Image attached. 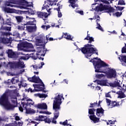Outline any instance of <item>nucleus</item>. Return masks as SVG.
<instances>
[{"instance_id": "25", "label": "nucleus", "mask_w": 126, "mask_h": 126, "mask_svg": "<svg viewBox=\"0 0 126 126\" xmlns=\"http://www.w3.org/2000/svg\"><path fill=\"white\" fill-rule=\"evenodd\" d=\"M111 107H115L120 105L119 101L117 100H112L111 103Z\"/></svg>"}, {"instance_id": "45", "label": "nucleus", "mask_w": 126, "mask_h": 126, "mask_svg": "<svg viewBox=\"0 0 126 126\" xmlns=\"http://www.w3.org/2000/svg\"><path fill=\"white\" fill-rule=\"evenodd\" d=\"M122 53H126V46L123 47L122 49Z\"/></svg>"}, {"instance_id": "18", "label": "nucleus", "mask_w": 126, "mask_h": 126, "mask_svg": "<svg viewBox=\"0 0 126 126\" xmlns=\"http://www.w3.org/2000/svg\"><path fill=\"white\" fill-rule=\"evenodd\" d=\"M26 29L29 32H33L36 31L37 27L36 26H34L33 27L32 26H27Z\"/></svg>"}, {"instance_id": "34", "label": "nucleus", "mask_w": 126, "mask_h": 126, "mask_svg": "<svg viewBox=\"0 0 126 126\" xmlns=\"http://www.w3.org/2000/svg\"><path fill=\"white\" fill-rule=\"evenodd\" d=\"M77 2V0H68V3H70L71 5H73V4H75Z\"/></svg>"}, {"instance_id": "26", "label": "nucleus", "mask_w": 126, "mask_h": 126, "mask_svg": "<svg viewBox=\"0 0 126 126\" xmlns=\"http://www.w3.org/2000/svg\"><path fill=\"white\" fill-rule=\"evenodd\" d=\"M45 64L44 62H41V65L40 66H37V65H32V67L33 69H35V70H37V69H40L41 68H42L43 65Z\"/></svg>"}, {"instance_id": "47", "label": "nucleus", "mask_w": 126, "mask_h": 126, "mask_svg": "<svg viewBox=\"0 0 126 126\" xmlns=\"http://www.w3.org/2000/svg\"><path fill=\"white\" fill-rule=\"evenodd\" d=\"M71 6L72 7V8H73V9H75V8L76 7H78V4H73L72 5H71Z\"/></svg>"}, {"instance_id": "5", "label": "nucleus", "mask_w": 126, "mask_h": 126, "mask_svg": "<svg viewBox=\"0 0 126 126\" xmlns=\"http://www.w3.org/2000/svg\"><path fill=\"white\" fill-rule=\"evenodd\" d=\"M32 6V3H31L27 2V1H26V0H17V8L27 10V11H26V12L29 14V15H34L35 13V11L32 9L29 8Z\"/></svg>"}, {"instance_id": "56", "label": "nucleus", "mask_w": 126, "mask_h": 126, "mask_svg": "<svg viewBox=\"0 0 126 126\" xmlns=\"http://www.w3.org/2000/svg\"><path fill=\"white\" fill-rule=\"evenodd\" d=\"M0 21H1V23H4V21L3 20V18L0 15Z\"/></svg>"}, {"instance_id": "1", "label": "nucleus", "mask_w": 126, "mask_h": 126, "mask_svg": "<svg viewBox=\"0 0 126 126\" xmlns=\"http://www.w3.org/2000/svg\"><path fill=\"white\" fill-rule=\"evenodd\" d=\"M93 62L95 68V72L104 73L108 78H116L117 72L115 69L109 68L108 64L101 60L98 57H95L91 60Z\"/></svg>"}, {"instance_id": "19", "label": "nucleus", "mask_w": 126, "mask_h": 126, "mask_svg": "<svg viewBox=\"0 0 126 126\" xmlns=\"http://www.w3.org/2000/svg\"><path fill=\"white\" fill-rule=\"evenodd\" d=\"M125 89H122V91H119V92H117V94L119 95L118 97H120V98H123L124 97H126V95L125 94L124 92Z\"/></svg>"}, {"instance_id": "48", "label": "nucleus", "mask_w": 126, "mask_h": 126, "mask_svg": "<svg viewBox=\"0 0 126 126\" xmlns=\"http://www.w3.org/2000/svg\"><path fill=\"white\" fill-rule=\"evenodd\" d=\"M24 13L23 11H21L20 10H17V14H18L19 15H21Z\"/></svg>"}, {"instance_id": "39", "label": "nucleus", "mask_w": 126, "mask_h": 126, "mask_svg": "<svg viewBox=\"0 0 126 126\" xmlns=\"http://www.w3.org/2000/svg\"><path fill=\"white\" fill-rule=\"evenodd\" d=\"M106 103H107V105L109 106L110 104H111V99H109V98H106Z\"/></svg>"}, {"instance_id": "53", "label": "nucleus", "mask_w": 126, "mask_h": 126, "mask_svg": "<svg viewBox=\"0 0 126 126\" xmlns=\"http://www.w3.org/2000/svg\"><path fill=\"white\" fill-rule=\"evenodd\" d=\"M97 29H98V30H100V31H103V29L102 27H101L100 24H98V27Z\"/></svg>"}, {"instance_id": "51", "label": "nucleus", "mask_w": 126, "mask_h": 126, "mask_svg": "<svg viewBox=\"0 0 126 126\" xmlns=\"http://www.w3.org/2000/svg\"><path fill=\"white\" fill-rule=\"evenodd\" d=\"M102 100H99L97 104L96 105L98 107V108H100V106H101V103L102 102Z\"/></svg>"}, {"instance_id": "52", "label": "nucleus", "mask_w": 126, "mask_h": 126, "mask_svg": "<svg viewBox=\"0 0 126 126\" xmlns=\"http://www.w3.org/2000/svg\"><path fill=\"white\" fill-rule=\"evenodd\" d=\"M31 123H33V124H34L35 125L34 126H37V124H38V122H36V121H32L31 122Z\"/></svg>"}, {"instance_id": "44", "label": "nucleus", "mask_w": 126, "mask_h": 126, "mask_svg": "<svg viewBox=\"0 0 126 126\" xmlns=\"http://www.w3.org/2000/svg\"><path fill=\"white\" fill-rule=\"evenodd\" d=\"M51 120H52V123H54L55 124H57V120H56V118L55 117V116H54V117H53V118H51Z\"/></svg>"}, {"instance_id": "8", "label": "nucleus", "mask_w": 126, "mask_h": 126, "mask_svg": "<svg viewBox=\"0 0 126 126\" xmlns=\"http://www.w3.org/2000/svg\"><path fill=\"white\" fill-rule=\"evenodd\" d=\"M20 41L18 44V50H24V51H28L29 48H32L33 45L32 43H30L27 41H22V40H19L17 39V42Z\"/></svg>"}, {"instance_id": "61", "label": "nucleus", "mask_w": 126, "mask_h": 126, "mask_svg": "<svg viewBox=\"0 0 126 126\" xmlns=\"http://www.w3.org/2000/svg\"><path fill=\"white\" fill-rule=\"evenodd\" d=\"M32 24H33V22H32L29 21V22H28L26 23V25H32Z\"/></svg>"}, {"instance_id": "7", "label": "nucleus", "mask_w": 126, "mask_h": 126, "mask_svg": "<svg viewBox=\"0 0 126 126\" xmlns=\"http://www.w3.org/2000/svg\"><path fill=\"white\" fill-rule=\"evenodd\" d=\"M0 104L3 106L6 110H13L15 106L10 104L8 102V93H5L0 99Z\"/></svg>"}, {"instance_id": "42", "label": "nucleus", "mask_w": 126, "mask_h": 126, "mask_svg": "<svg viewBox=\"0 0 126 126\" xmlns=\"http://www.w3.org/2000/svg\"><path fill=\"white\" fill-rule=\"evenodd\" d=\"M115 15H116L117 17H121L122 15V12H121V13L120 12H116V13H115Z\"/></svg>"}, {"instance_id": "9", "label": "nucleus", "mask_w": 126, "mask_h": 126, "mask_svg": "<svg viewBox=\"0 0 126 126\" xmlns=\"http://www.w3.org/2000/svg\"><path fill=\"white\" fill-rule=\"evenodd\" d=\"M97 83L98 85L100 86H109L115 88V87H121L120 83L115 81L114 83H108L107 80H97Z\"/></svg>"}, {"instance_id": "13", "label": "nucleus", "mask_w": 126, "mask_h": 126, "mask_svg": "<svg viewBox=\"0 0 126 126\" xmlns=\"http://www.w3.org/2000/svg\"><path fill=\"white\" fill-rule=\"evenodd\" d=\"M35 120L44 121L45 123H51L52 122V120L50 118H48L47 116H44L43 115H39L38 117L35 118Z\"/></svg>"}, {"instance_id": "2", "label": "nucleus", "mask_w": 126, "mask_h": 126, "mask_svg": "<svg viewBox=\"0 0 126 126\" xmlns=\"http://www.w3.org/2000/svg\"><path fill=\"white\" fill-rule=\"evenodd\" d=\"M34 104V101L32 99L26 97L21 98V95L17 92V107H18L20 111L23 112L24 110H25L26 113L28 114L35 113L36 110L31 107Z\"/></svg>"}, {"instance_id": "30", "label": "nucleus", "mask_w": 126, "mask_h": 126, "mask_svg": "<svg viewBox=\"0 0 126 126\" xmlns=\"http://www.w3.org/2000/svg\"><path fill=\"white\" fill-rule=\"evenodd\" d=\"M121 62L126 63V55L121 56Z\"/></svg>"}, {"instance_id": "15", "label": "nucleus", "mask_w": 126, "mask_h": 126, "mask_svg": "<svg viewBox=\"0 0 126 126\" xmlns=\"http://www.w3.org/2000/svg\"><path fill=\"white\" fill-rule=\"evenodd\" d=\"M33 83H41V86H44L43 82L40 79L39 77H36L35 75L33 76Z\"/></svg>"}, {"instance_id": "35", "label": "nucleus", "mask_w": 126, "mask_h": 126, "mask_svg": "<svg viewBox=\"0 0 126 126\" xmlns=\"http://www.w3.org/2000/svg\"><path fill=\"white\" fill-rule=\"evenodd\" d=\"M1 29H3V30H6L7 31H10L11 30V27H1Z\"/></svg>"}, {"instance_id": "37", "label": "nucleus", "mask_w": 126, "mask_h": 126, "mask_svg": "<svg viewBox=\"0 0 126 126\" xmlns=\"http://www.w3.org/2000/svg\"><path fill=\"white\" fill-rule=\"evenodd\" d=\"M90 105L89 107L93 108V107H94L95 105H97V101H96V102H94V103H90Z\"/></svg>"}, {"instance_id": "24", "label": "nucleus", "mask_w": 126, "mask_h": 126, "mask_svg": "<svg viewBox=\"0 0 126 126\" xmlns=\"http://www.w3.org/2000/svg\"><path fill=\"white\" fill-rule=\"evenodd\" d=\"M4 11L5 12H7V13H12L13 12H15V10L6 7L4 8Z\"/></svg>"}, {"instance_id": "64", "label": "nucleus", "mask_w": 126, "mask_h": 126, "mask_svg": "<svg viewBox=\"0 0 126 126\" xmlns=\"http://www.w3.org/2000/svg\"><path fill=\"white\" fill-rule=\"evenodd\" d=\"M18 113H17V121L18 120H20V117L17 115Z\"/></svg>"}, {"instance_id": "58", "label": "nucleus", "mask_w": 126, "mask_h": 126, "mask_svg": "<svg viewBox=\"0 0 126 126\" xmlns=\"http://www.w3.org/2000/svg\"><path fill=\"white\" fill-rule=\"evenodd\" d=\"M62 16H63L62 13H61V10H60V11H59V12L58 14V17L59 18H62Z\"/></svg>"}, {"instance_id": "28", "label": "nucleus", "mask_w": 126, "mask_h": 126, "mask_svg": "<svg viewBox=\"0 0 126 126\" xmlns=\"http://www.w3.org/2000/svg\"><path fill=\"white\" fill-rule=\"evenodd\" d=\"M23 19V17H22V16H17V22L19 24H20V23H21V22H22Z\"/></svg>"}, {"instance_id": "21", "label": "nucleus", "mask_w": 126, "mask_h": 126, "mask_svg": "<svg viewBox=\"0 0 126 126\" xmlns=\"http://www.w3.org/2000/svg\"><path fill=\"white\" fill-rule=\"evenodd\" d=\"M0 42L3 44H10L11 41L9 38H1L0 37Z\"/></svg>"}, {"instance_id": "36", "label": "nucleus", "mask_w": 126, "mask_h": 126, "mask_svg": "<svg viewBox=\"0 0 126 126\" xmlns=\"http://www.w3.org/2000/svg\"><path fill=\"white\" fill-rule=\"evenodd\" d=\"M118 5H126L124 0H119Z\"/></svg>"}, {"instance_id": "50", "label": "nucleus", "mask_w": 126, "mask_h": 126, "mask_svg": "<svg viewBox=\"0 0 126 126\" xmlns=\"http://www.w3.org/2000/svg\"><path fill=\"white\" fill-rule=\"evenodd\" d=\"M63 125H69V124H68V123H67V119H66V120H65V121H63Z\"/></svg>"}, {"instance_id": "43", "label": "nucleus", "mask_w": 126, "mask_h": 126, "mask_svg": "<svg viewBox=\"0 0 126 126\" xmlns=\"http://www.w3.org/2000/svg\"><path fill=\"white\" fill-rule=\"evenodd\" d=\"M11 82L12 83V84H15V83H16V80L15 79V77L12 78Z\"/></svg>"}, {"instance_id": "3", "label": "nucleus", "mask_w": 126, "mask_h": 126, "mask_svg": "<svg viewBox=\"0 0 126 126\" xmlns=\"http://www.w3.org/2000/svg\"><path fill=\"white\" fill-rule=\"evenodd\" d=\"M89 32H88V34L86 37L85 38V40H89V43L85 44L84 47H81L79 49V51L81 50L82 53L84 54H88V56H92V54L95 53L96 55H98V50L97 48H94V45L91 44L93 41H94V37L90 36L88 34Z\"/></svg>"}, {"instance_id": "4", "label": "nucleus", "mask_w": 126, "mask_h": 126, "mask_svg": "<svg viewBox=\"0 0 126 126\" xmlns=\"http://www.w3.org/2000/svg\"><path fill=\"white\" fill-rule=\"evenodd\" d=\"M95 108H89V116L91 120H92L94 123H97L99 122V117H101V114L103 115L104 109L101 107V105L99 108L96 109V114L98 117H96V115H95Z\"/></svg>"}, {"instance_id": "11", "label": "nucleus", "mask_w": 126, "mask_h": 126, "mask_svg": "<svg viewBox=\"0 0 126 126\" xmlns=\"http://www.w3.org/2000/svg\"><path fill=\"white\" fill-rule=\"evenodd\" d=\"M97 11H102L105 10L106 13H114L115 9L113 8L111 6H108V5H103V4H100V5L97 7Z\"/></svg>"}, {"instance_id": "63", "label": "nucleus", "mask_w": 126, "mask_h": 126, "mask_svg": "<svg viewBox=\"0 0 126 126\" xmlns=\"http://www.w3.org/2000/svg\"><path fill=\"white\" fill-rule=\"evenodd\" d=\"M99 22H100V19H99V18L97 19L96 21V24H97V26H98V24H99L98 23Z\"/></svg>"}, {"instance_id": "31", "label": "nucleus", "mask_w": 126, "mask_h": 126, "mask_svg": "<svg viewBox=\"0 0 126 126\" xmlns=\"http://www.w3.org/2000/svg\"><path fill=\"white\" fill-rule=\"evenodd\" d=\"M37 52L35 54V53H32V59H34V60H36L38 58V55H37Z\"/></svg>"}, {"instance_id": "27", "label": "nucleus", "mask_w": 126, "mask_h": 126, "mask_svg": "<svg viewBox=\"0 0 126 126\" xmlns=\"http://www.w3.org/2000/svg\"><path fill=\"white\" fill-rule=\"evenodd\" d=\"M11 101L12 103H15L16 102V95L15 94H12L10 95Z\"/></svg>"}, {"instance_id": "6", "label": "nucleus", "mask_w": 126, "mask_h": 126, "mask_svg": "<svg viewBox=\"0 0 126 126\" xmlns=\"http://www.w3.org/2000/svg\"><path fill=\"white\" fill-rule=\"evenodd\" d=\"M63 96V94H58L57 96L55 97V100H54L53 109L55 111L54 115L56 119H57L60 115L59 110H60L61 109L60 105L62 102V98Z\"/></svg>"}, {"instance_id": "22", "label": "nucleus", "mask_w": 126, "mask_h": 126, "mask_svg": "<svg viewBox=\"0 0 126 126\" xmlns=\"http://www.w3.org/2000/svg\"><path fill=\"white\" fill-rule=\"evenodd\" d=\"M14 4H15V2L6 1L5 2V5H6V6H10L11 7H15L16 5Z\"/></svg>"}, {"instance_id": "55", "label": "nucleus", "mask_w": 126, "mask_h": 126, "mask_svg": "<svg viewBox=\"0 0 126 126\" xmlns=\"http://www.w3.org/2000/svg\"><path fill=\"white\" fill-rule=\"evenodd\" d=\"M23 124V122H17V126H22Z\"/></svg>"}, {"instance_id": "57", "label": "nucleus", "mask_w": 126, "mask_h": 126, "mask_svg": "<svg viewBox=\"0 0 126 126\" xmlns=\"http://www.w3.org/2000/svg\"><path fill=\"white\" fill-rule=\"evenodd\" d=\"M105 96H106V97H111V96L109 93H107L105 94Z\"/></svg>"}, {"instance_id": "12", "label": "nucleus", "mask_w": 126, "mask_h": 126, "mask_svg": "<svg viewBox=\"0 0 126 126\" xmlns=\"http://www.w3.org/2000/svg\"><path fill=\"white\" fill-rule=\"evenodd\" d=\"M40 46L37 48L38 55L41 56H45L46 51H47V48H45V44L44 43L39 44Z\"/></svg>"}, {"instance_id": "23", "label": "nucleus", "mask_w": 126, "mask_h": 126, "mask_svg": "<svg viewBox=\"0 0 126 126\" xmlns=\"http://www.w3.org/2000/svg\"><path fill=\"white\" fill-rule=\"evenodd\" d=\"M7 66L10 68H16V63L15 62H10L8 63Z\"/></svg>"}, {"instance_id": "46", "label": "nucleus", "mask_w": 126, "mask_h": 126, "mask_svg": "<svg viewBox=\"0 0 126 126\" xmlns=\"http://www.w3.org/2000/svg\"><path fill=\"white\" fill-rule=\"evenodd\" d=\"M39 113H44L46 114H51V112H49V111H39Z\"/></svg>"}, {"instance_id": "32", "label": "nucleus", "mask_w": 126, "mask_h": 126, "mask_svg": "<svg viewBox=\"0 0 126 126\" xmlns=\"http://www.w3.org/2000/svg\"><path fill=\"white\" fill-rule=\"evenodd\" d=\"M39 91H41L42 92H43V93H46L47 91L45 90V85L44 84V86H42V87H39Z\"/></svg>"}, {"instance_id": "60", "label": "nucleus", "mask_w": 126, "mask_h": 126, "mask_svg": "<svg viewBox=\"0 0 126 126\" xmlns=\"http://www.w3.org/2000/svg\"><path fill=\"white\" fill-rule=\"evenodd\" d=\"M77 13H79V14H80V15H84L83 11H78Z\"/></svg>"}, {"instance_id": "33", "label": "nucleus", "mask_w": 126, "mask_h": 126, "mask_svg": "<svg viewBox=\"0 0 126 126\" xmlns=\"http://www.w3.org/2000/svg\"><path fill=\"white\" fill-rule=\"evenodd\" d=\"M31 92V93H34L35 92H37L38 90H37L36 89H34L33 90H32V89L31 88H29V89L28 90V92Z\"/></svg>"}, {"instance_id": "14", "label": "nucleus", "mask_w": 126, "mask_h": 126, "mask_svg": "<svg viewBox=\"0 0 126 126\" xmlns=\"http://www.w3.org/2000/svg\"><path fill=\"white\" fill-rule=\"evenodd\" d=\"M36 14L38 18L42 19L44 21H46L49 16V14H48V13H46V12H37Z\"/></svg>"}, {"instance_id": "38", "label": "nucleus", "mask_w": 126, "mask_h": 126, "mask_svg": "<svg viewBox=\"0 0 126 126\" xmlns=\"http://www.w3.org/2000/svg\"><path fill=\"white\" fill-rule=\"evenodd\" d=\"M96 77L98 78L99 79H101L102 77L104 76V74H97L96 75Z\"/></svg>"}, {"instance_id": "16", "label": "nucleus", "mask_w": 126, "mask_h": 126, "mask_svg": "<svg viewBox=\"0 0 126 126\" xmlns=\"http://www.w3.org/2000/svg\"><path fill=\"white\" fill-rule=\"evenodd\" d=\"M7 53L8 58L11 59H15L16 58V54L12 50L8 49Z\"/></svg>"}, {"instance_id": "54", "label": "nucleus", "mask_w": 126, "mask_h": 126, "mask_svg": "<svg viewBox=\"0 0 126 126\" xmlns=\"http://www.w3.org/2000/svg\"><path fill=\"white\" fill-rule=\"evenodd\" d=\"M102 2H103L105 4H108V5L110 4V3H109V2H108V0H102Z\"/></svg>"}, {"instance_id": "40", "label": "nucleus", "mask_w": 126, "mask_h": 126, "mask_svg": "<svg viewBox=\"0 0 126 126\" xmlns=\"http://www.w3.org/2000/svg\"><path fill=\"white\" fill-rule=\"evenodd\" d=\"M124 8L125 7H120L119 6H117V7H116V10L117 11H122L123 10H124Z\"/></svg>"}, {"instance_id": "10", "label": "nucleus", "mask_w": 126, "mask_h": 126, "mask_svg": "<svg viewBox=\"0 0 126 126\" xmlns=\"http://www.w3.org/2000/svg\"><path fill=\"white\" fill-rule=\"evenodd\" d=\"M22 53L20 52H17V59H18V61H17V68H25V64H24V62H23V60H26V58L25 56H21L20 55H22Z\"/></svg>"}, {"instance_id": "29", "label": "nucleus", "mask_w": 126, "mask_h": 126, "mask_svg": "<svg viewBox=\"0 0 126 126\" xmlns=\"http://www.w3.org/2000/svg\"><path fill=\"white\" fill-rule=\"evenodd\" d=\"M36 95L41 98L47 97L48 96V94H37Z\"/></svg>"}, {"instance_id": "49", "label": "nucleus", "mask_w": 126, "mask_h": 126, "mask_svg": "<svg viewBox=\"0 0 126 126\" xmlns=\"http://www.w3.org/2000/svg\"><path fill=\"white\" fill-rule=\"evenodd\" d=\"M28 80L30 82H33V76L32 77L28 78Z\"/></svg>"}, {"instance_id": "41", "label": "nucleus", "mask_w": 126, "mask_h": 126, "mask_svg": "<svg viewBox=\"0 0 126 126\" xmlns=\"http://www.w3.org/2000/svg\"><path fill=\"white\" fill-rule=\"evenodd\" d=\"M36 55H37V58H38V59H39L40 60H42V61L44 60V57H41V56L38 55V52H37Z\"/></svg>"}, {"instance_id": "59", "label": "nucleus", "mask_w": 126, "mask_h": 126, "mask_svg": "<svg viewBox=\"0 0 126 126\" xmlns=\"http://www.w3.org/2000/svg\"><path fill=\"white\" fill-rule=\"evenodd\" d=\"M5 126H16V124H14L13 123H12L11 124L7 125Z\"/></svg>"}, {"instance_id": "17", "label": "nucleus", "mask_w": 126, "mask_h": 126, "mask_svg": "<svg viewBox=\"0 0 126 126\" xmlns=\"http://www.w3.org/2000/svg\"><path fill=\"white\" fill-rule=\"evenodd\" d=\"M35 107H37V108H41L43 109H46L47 108V105L46 103H38L37 104L34 105Z\"/></svg>"}, {"instance_id": "62", "label": "nucleus", "mask_w": 126, "mask_h": 126, "mask_svg": "<svg viewBox=\"0 0 126 126\" xmlns=\"http://www.w3.org/2000/svg\"><path fill=\"white\" fill-rule=\"evenodd\" d=\"M96 89L97 90H100V89H101V87H100L99 86H97L96 87Z\"/></svg>"}, {"instance_id": "20", "label": "nucleus", "mask_w": 126, "mask_h": 126, "mask_svg": "<svg viewBox=\"0 0 126 126\" xmlns=\"http://www.w3.org/2000/svg\"><path fill=\"white\" fill-rule=\"evenodd\" d=\"M66 38V39H69L70 40H72V38H71V35L70 34H68L67 32H63V34L61 37L60 38V39H62V38Z\"/></svg>"}]
</instances>
